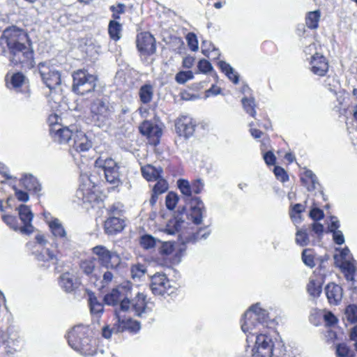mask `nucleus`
Masks as SVG:
<instances>
[{
	"mask_svg": "<svg viewBox=\"0 0 357 357\" xmlns=\"http://www.w3.org/2000/svg\"><path fill=\"white\" fill-rule=\"evenodd\" d=\"M145 273V268L143 265L137 264L134 265L131 268V275L133 278H140L144 275Z\"/></svg>",
	"mask_w": 357,
	"mask_h": 357,
	"instance_id": "58",
	"label": "nucleus"
},
{
	"mask_svg": "<svg viewBox=\"0 0 357 357\" xmlns=\"http://www.w3.org/2000/svg\"><path fill=\"white\" fill-rule=\"evenodd\" d=\"M96 340L93 336H90V342H80V349H77L84 356H92L96 353Z\"/></svg>",
	"mask_w": 357,
	"mask_h": 357,
	"instance_id": "32",
	"label": "nucleus"
},
{
	"mask_svg": "<svg viewBox=\"0 0 357 357\" xmlns=\"http://www.w3.org/2000/svg\"><path fill=\"white\" fill-rule=\"evenodd\" d=\"M6 351L8 354H13L20 348V340L18 338H14L12 336H6V340H3Z\"/></svg>",
	"mask_w": 357,
	"mask_h": 357,
	"instance_id": "36",
	"label": "nucleus"
},
{
	"mask_svg": "<svg viewBox=\"0 0 357 357\" xmlns=\"http://www.w3.org/2000/svg\"><path fill=\"white\" fill-rule=\"evenodd\" d=\"M301 181L308 190H314L316 185L318 184L316 175L310 169H305L304 171Z\"/></svg>",
	"mask_w": 357,
	"mask_h": 357,
	"instance_id": "29",
	"label": "nucleus"
},
{
	"mask_svg": "<svg viewBox=\"0 0 357 357\" xmlns=\"http://www.w3.org/2000/svg\"><path fill=\"white\" fill-rule=\"evenodd\" d=\"M321 17V13L319 10L309 12L305 17V24L307 26L312 29L318 27L319 21Z\"/></svg>",
	"mask_w": 357,
	"mask_h": 357,
	"instance_id": "33",
	"label": "nucleus"
},
{
	"mask_svg": "<svg viewBox=\"0 0 357 357\" xmlns=\"http://www.w3.org/2000/svg\"><path fill=\"white\" fill-rule=\"evenodd\" d=\"M150 287L153 294L165 296L174 293L175 287L165 274L156 273L151 279Z\"/></svg>",
	"mask_w": 357,
	"mask_h": 357,
	"instance_id": "12",
	"label": "nucleus"
},
{
	"mask_svg": "<svg viewBox=\"0 0 357 357\" xmlns=\"http://www.w3.org/2000/svg\"><path fill=\"white\" fill-rule=\"evenodd\" d=\"M194 75L192 71H181L176 75L175 79L179 84H185L192 79Z\"/></svg>",
	"mask_w": 357,
	"mask_h": 357,
	"instance_id": "53",
	"label": "nucleus"
},
{
	"mask_svg": "<svg viewBox=\"0 0 357 357\" xmlns=\"http://www.w3.org/2000/svg\"><path fill=\"white\" fill-rule=\"evenodd\" d=\"M124 287H118L114 288L110 292L104 297L105 303L108 305H116L121 303L123 298H127L128 296L124 294Z\"/></svg>",
	"mask_w": 357,
	"mask_h": 357,
	"instance_id": "24",
	"label": "nucleus"
},
{
	"mask_svg": "<svg viewBox=\"0 0 357 357\" xmlns=\"http://www.w3.org/2000/svg\"><path fill=\"white\" fill-rule=\"evenodd\" d=\"M15 195L16 198L22 202H26L29 199L28 193L23 190L15 189Z\"/></svg>",
	"mask_w": 357,
	"mask_h": 357,
	"instance_id": "64",
	"label": "nucleus"
},
{
	"mask_svg": "<svg viewBox=\"0 0 357 357\" xmlns=\"http://www.w3.org/2000/svg\"><path fill=\"white\" fill-rule=\"evenodd\" d=\"M326 294L330 304L337 305L342 298V289L337 284L330 283L326 287Z\"/></svg>",
	"mask_w": 357,
	"mask_h": 357,
	"instance_id": "23",
	"label": "nucleus"
},
{
	"mask_svg": "<svg viewBox=\"0 0 357 357\" xmlns=\"http://www.w3.org/2000/svg\"><path fill=\"white\" fill-rule=\"evenodd\" d=\"M311 71L317 75L324 76L328 70L326 59L321 54L314 52L310 61Z\"/></svg>",
	"mask_w": 357,
	"mask_h": 357,
	"instance_id": "21",
	"label": "nucleus"
},
{
	"mask_svg": "<svg viewBox=\"0 0 357 357\" xmlns=\"http://www.w3.org/2000/svg\"><path fill=\"white\" fill-rule=\"evenodd\" d=\"M241 102L245 112L253 118H255L257 112L255 110L256 104L254 98H243Z\"/></svg>",
	"mask_w": 357,
	"mask_h": 357,
	"instance_id": "34",
	"label": "nucleus"
},
{
	"mask_svg": "<svg viewBox=\"0 0 357 357\" xmlns=\"http://www.w3.org/2000/svg\"><path fill=\"white\" fill-rule=\"evenodd\" d=\"M310 216L314 220H319L324 218V212L318 208H314L310 211Z\"/></svg>",
	"mask_w": 357,
	"mask_h": 357,
	"instance_id": "63",
	"label": "nucleus"
},
{
	"mask_svg": "<svg viewBox=\"0 0 357 357\" xmlns=\"http://www.w3.org/2000/svg\"><path fill=\"white\" fill-rule=\"evenodd\" d=\"M197 68L200 73L207 74L213 70V66L211 63L206 59H201L197 64Z\"/></svg>",
	"mask_w": 357,
	"mask_h": 357,
	"instance_id": "55",
	"label": "nucleus"
},
{
	"mask_svg": "<svg viewBox=\"0 0 357 357\" xmlns=\"http://www.w3.org/2000/svg\"><path fill=\"white\" fill-rule=\"evenodd\" d=\"M178 187L181 193L187 197H190L192 195L191 185L185 179H179L177 181Z\"/></svg>",
	"mask_w": 357,
	"mask_h": 357,
	"instance_id": "49",
	"label": "nucleus"
},
{
	"mask_svg": "<svg viewBox=\"0 0 357 357\" xmlns=\"http://www.w3.org/2000/svg\"><path fill=\"white\" fill-rule=\"evenodd\" d=\"M70 146L79 153L88 151L92 147L90 137L82 130L81 126L78 124L77 130L73 135Z\"/></svg>",
	"mask_w": 357,
	"mask_h": 357,
	"instance_id": "15",
	"label": "nucleus"
},
{
	"mask_svg": "<svg viewBox=\"0 0 357 357\" xmlns=\"http://www.w3.org/2000/svg\"><path fill=\"white\" fill-rule=\"evenodd\" d=\"M16 210L18 211L19 218L23 224V226L20 229V231L25 234L33 233L34 230V227L32 225L33 213L31 208L27 205L20 204Z\"/></svg>",
	"mask_w": 357,
	"mask_h": 357,
	"instance_id": "17",
	"label": "nucleus"
},
{
	"mask_svg": "<svg viewBox=\"0 0 357 357\" xmlns=\"http://www.w3.org/2000/svg\"><path fill=\"white\" fill-rule=\"evenodd\" d=\"M73 90L75 93L85 95L94 91L96 86L97 77L85 70H78L73 74Z\"/></svg>",
	"mask_w": 357,
	"mask_h": 357,
	"instance_id": "5",
	"label": "nucleus"
},
{
	"mask_svg": "<svg viewBox=\"0 0 357 357\" xmlns=\"http://www.w3.org/2000/svg\"><path fill=\"white\" fill-rule=\"evenodd\" d=\"M89 331V328L87 326L84 325H77L71 328L70 331H69V334L71 335H77V334H86Z\"/></svg>",
	"mask_w": 357,
	"mask_h": 357,
	"instance_id": "60",
	"label": "nucleus"
},
{
	"mask_svg": "<svg viewBox=\"0 0 357 357\" xmlns=\"http://www.w3.org/2000/svg\"><path fill=\"white\" fill-rule=\"evenodd\" d=\"M190 185L192 193L199 194L204 188V183L200 179L194 181Z\"/></svg>",
	"mask_w": 357,
	"mask_h": 357,
	"instance_id": "61",
	"label": "nucleus"
},
{
	"mask_svg": "<svg viewBox=\"0 0 357 357\" xmlns=\"http://www.w3.org/2000/svg\"><path fill=\"white\" fill-rule=\"evenodd\" d=\"M178 201V196L176 193L169 192L165 199V204L168 209L173 210Z\"/></svg>",
	"mask_w": 357,
	"mask_h": 357,
	"instance_id": "52",
	"label": "nucleus"
},
{
	"mask_svg": "<svg viewBox=\"0 0 357 357\" xmlns=\"http://www.w3.org/2000/svg\"><path fill=\"white\" fill-rule=\"evenodd\" d=\"M255 342L251 357H271L275 349L272 336H248L247 342Z\"/></svg>",
	"mask_w": 357,
	"mask_h": 357,
	"instance_id": "6",
	"label": "nucleus"
},
{
	"mask_svg": "<svg viewBox=\"0 0 357 357\" xmlns=\"http://www.w3.org/2000/svg\"><path fill=\"white\" fill-rule=\"evenodd\" d=\"M77 130V124H71L63 127L61 125H56L50 128V132L53 140L59 144H65L72 142L75 132Z\"/></svg>",
	"mask_w": 357,
	"mask_h": 357,
	"instance_id": "14",
	"label": "nucleus"
},
{
	"mask_svg": "<svg viewBox=\"0 0 357 357\" xmlns=\"http://www.w3.org/2000/svg\"><path fill=\"white\" fill-rule=\"evenodd\" d=\"M156 181L157 183L155 184L153 188V192L158 195L165 192L168 189V184L167 181L162 178V176Z\"/></svg>",
	"mask_w": 357,
	"mask_h": 357,
	"instance_id": "48",
	"label": "nucleus"
},
{
	"mask_svg": "<svg viewBox=\"0 0 357 357\" xmlns=\"http://www.w3.org/2000/svg\"><path fill=\"white\" fill-rule=\"evenodd\" d=\"M275 319H270L268 311L263 308L260 303L252 305L245 312L242 319L241 329L250 335H267L263 329L275 328Z\"/></svg>",
	"mask_w": 357,
	"mask_h": 357,
	"instance_id": "1",
	"label": "nucleus"
},
{
	"mask_svg": "<svg viewBox=\"0 0 357 357\" xmlns=\"http://www.w3.org/2000/svg\"><path fill=\"white\" fill-rule=\"evenodd\" d=\"M307 292L312 296H319L321 292V283L319 280L311 278L307 286Z\"/></svg>",
	"mask_w": 357,
	"mask_h": 357,
	"instance_id": "35",
	"label": "nucleus"
},
{
	"mask_svg": "<svg viewBox=\"0 0 357 357\" xmlns=\"http://www.w3.org/2000/svg\"><path fill=\"white\" fill-rule=\"evenodd\" d=\"M28 43V35L24 30L15 26H9L1 34L0 54H6Z\"/></svg>",
	"mask_w": 357,
	"mask_h": 357,
	"instance_id": "2",
	"label": "nucleus"
},
{
	"mask_svg": "<svg viewBox=\"0 0 357 357\" xmlns=\"http://www.w3.org/2000/svg\"><path fill=\"white\" fill-rule=\"evenodd\" d=\"M59 284L61 288L66 292H71L76 288L75 277L69 272H66L60 276Z\"/></svg>",
	"mask_w": 357,
	"mask_h": 357,
	"instance_id": "26",
	"label": "nucleus"
},
{
	"mask_svg": "<svg viewBox=\"0 0 357 357\" xmlns=\"http://www.w3.org/2000/svg\"><path fill=\"white\" fill-rule=\"evenodd\" d=\"M22 185L29 191L39 195L42 190L41 184L38 179L31 174H26L20 180Z\"/></svg>",
	"mask_w": 357,
	"mask_h": 357,
	"instance_id": "25",
	"label": "nucleus"
},
{
	"mask_svg": "<svg viewBox=\"0 0 357 357\" xmlns=\"http://www.w3.org/2000/svg\"><path fill=\"white\" fill-rule=\"evenodd\" d=\"M210 233L211 231L207 227L200 228L196 233L192 234L190 240L195 242L202 239H206Z\"/></svg>",
	"mask_w": 357,
	"mask_h": 357,
	"instance_id": "54",
	"label": "nucleus"
},
{
	"mask_svg": "<svg viewBox=\"0 0 357 357\" xmlns=\"http://www.w3.org/2000/svg\"><path fill=\"white\" fill-rule=\"evenodd\" d=\"M296 242L301 246H306L309 243V237L305 230L300 229L296 231Z\"/></svg>",
	"mask_w": 357,
	"mask_h": 357,
	"instance_id": "47",
	"label": "nucleus"
},
{
	"mask_svg": "<svg viewBox=\"0 0 357 357\" xmlns=\"http://www.w3.org/2000/svg\"><path fill=\"white\" fill-rule=\"evenodd\" d=\"M59 252V250H56V252H54V251L50 250L49 248H46L38 257V259L41 261H52L55 263L58 260L57 254Z\"/></svg>",
	"mask_w": 357,
	"mask_h": 357,
	"instance_id": "44",
	"label": "nucleus"
},
{
	"mask_svg": "<svg viewBox=\"0 0 357 357\" xmlns=\"http://www.w3.org/2000/svg\"><path fill=\"white\" fill-rule=\"evenodd\" d=\"M158 242H160V241L149 234H144L139 239L141 247L145 250H150L155 248Z\"/></svg>",
	"mask_w": 357,
	"mask_h": 357,
	"instance_id": "37",
	"label": "nucleus"
},
{
	"mask_svg": "<svg viewBox=\"0 0 357 357\" xmlns=\"http://www.w3.org/2000/svg\"><path fill=\"white\" fill-rule=\"evenodd\" d=\"M137 47L141 54L151 55L156 50L155 40L149 32H142L137 36Z\"/></svg>",
	"mask_w": 357,
	"mask_h": 357,
	"instance_id": "16",
	"label": "nucleus"
},
{
	"mask_svg": "<svg viewBox=\"0 0 357 357\" xmlns=\"http://www.w3.org/2000/svg\"><path fill=\"white\" fill-rule=\"evenodd\" d=\"M274 174L276 178L282 182H285L288 180V176L284 169L280 167H275Z\"/></svg>",
	"mask_w": 357,
	"mask_h": 357,
	"instance_id": "59",
	"label": "nucleus"
},
{
	"mask_svg": "<svg viewBox=\"0 0 357 357\" xmlns=\"http://www.w3.org/2000/svg\"><path fill=\"white\" fill-rule=\"evenodd\" d=\"M9 59L14 65L20 64L26 68H31L34 66L33 52L29 43L10 52Z\"/></svg>",
	"mask_w": 357,
	"mask_h": 357,
	"instance_id": "8",
	"label": "nucleus"
},
{
	"mask_svg": "<svg viewBox=\"0 0 357 357\" xmlns=\"http://www.w3.org/2000/svg\"><path fill=\"white\" fill-rule=\"evenodd\" d=\"M139 130L143 135L146 136L149 139L151 144L156 145L159 143L162 131L158 125L151 121H145L139 126Z\"/></svg>",
	"mask_w": 357,
	"mask_h": 357,
	"instance_id": "20",
	"label": "nucleus"
},
{
	"mask_svg": "<svg viewBox=\"0 0 357 357\" xmlns=\"http://www.w3.org/2000/svg\"><path fill=\"white\" fill-rule=\"evenodd\" d=\"M95 165L103 170L105 178L108 183L114 186H118L121 183L119 167L112 158H98L95 162Z\"/></svg>",
	"mask_w": 357,
	"mask_h": 357,
	"instance_id": "7",
	"label": "nucleus"
},
{
	"mask_svg": "<svg viewBox=\"0 0 357 357\" xmlns=\"http://www.w3.org/2000/svg\"><path fill=\"white\" fill-rule=\"evenodd\" d=\"M108 31L110 37L113 40H117L121 38V25L116 21H111L109 24Z\"/></svg>",
	"mask_w": 357,
	"mask_h": 357,
	"instance_id": "39",
	"label": "nucleus"
},
{
	"mask_svg": "<svg viewBox=\"0 0 357 357\" xmlns=\"http://www.w3.org/2000/svg\"><path fill=\"white\" fill-rule=\"evenodd\" d=\"M303 262L308 267L315 266L314 252L310 249H305L302 252Z\"/></svg>",
	"mask_w": 357,
	"mask_h": 357,
	"instance_id": "41",
	"label": "nucleus"
},
{
	"mask_svg": "<svg viewBox=\"0 0 357 357\" xmlns=\"http://www.w3.org/2000/svg\"><path fill=\"white\" fill-rule=\"evenodd\" d=\"M45 218L46 222L49 225L52 234L56 238L62 239V247L66 250H69L70 248V240L68 236L67 232L63 226L62 225L61 222H60V220L57 218H54L50 220H48L47 217H45Z\"/></svg>",
	"mask_w": 357,
	"mask_h": 357,
	"instance_id": "18",
	"label": "nucleus"
},
{
	"mask_svg": "<svg viewBox=\"0 0 357 357\" xmlns=\"http://www.w3.org/2000/svg\"><path fill=\"white\" fill-rule=\"evenodd\" d=\"M153 95L154 88L151 84L142 85L139 90L140 101L144 104H148L151 102Z\"/></svg>",
	"mask_w": 357,
	"mask_h": 357,
	"instance_id": "28",
	"label": "nucleus"
},
{
	"mask_svg": "<svg viewBox=\"0 0 357 357\" xmlns=\"http://www.w3.org/2000/svg\"><path fill=\"white\" fill-rule=\"evenodd\" d=\"M2 220L14 231H20L21 227L18 225V222L15 216L3 214L1 215Z\"/></svg>",
	"mask_w": 357,
	"mask_h": 357,
	"instance_id": "43",
	"label": "nucleus"
},
{
	"mask_svg": "<svg viewBox=\"0 0 357 357\" xmlns=\"http://www.w3.org/2000/svg\"><path fill=\"white\" fill-rule=\"evenodd\" d=\"M186 40L190 49L193 52H196L198 50V40L196 35L193 33H188Z\"/></svg>",
	"mask_w": 357,
	"mask_h": 357,
	"instance_id": "57",
	"label": "nucleus"
},
{
	"mask_svg": "<svg viewBox=\"0 0 357 357\" xmlns=\"http://www.w3.org/2000/svg\"><path fill=\"white\" fill-rule=\"evenodd\" d=\"M125 5L123 4V3H119L118 5H116V6H112L111 7V9L113 11V17L115 18V19H119V14L121 13H123L124 11H125Z\"/></svg>",
	"mask_w": 357,
	"mask_h": 357,
	"instance_id": "62",
	"label": "nucleus"
},
{
	"mask_svg": "<svg viewBox=\"0 0 357 357\" xmlns=\"http://www.w3.org/2000/svg\"><path fill=\"white\" fill-rule=\"evenodd\" d=\"M218 66L222 72L224 73L231 81L234 84H237L238 82V75L229 63L221 61L218 62Z\"/></svg>",
	"mask_w": 357,
	"mask_h": 357,
	"instance_id": "31",
	"label": "nucleus"
},
{
	"mask_svg": "<svg viewBox=\"0 0 357 357\" xmlns=\"http://www.w3.org/2000/svg\"><path fill=\"white\" fill-rule=\"evenodd\" d=\"M204 211V203L199 197H195L191 199L190 209L185 213H182L177 215L174 219V229L167 228L166 232L169 234H174L175 231H178L183 227H185L184 216L190 220L195 225H199L202 222L203 213Z\"/></svg>",
	"mask_w": 357,
	"mask_h": 357,
	"instance_id": "3",
	"label": "nucleus"
},
{
	"mask_svg": "<svg viewBox=\"0 0 357 357\" xmlns=\"http://www.w3.org/2000/svg\"><path fill=\"white\" fill-rule=\"evenodd\" d=\"M305 210V207L301 204H296L293 206L290 216L294 222H298L301 218L300 214Z\"/></svg>",
	"mask_w": 357,
	"mask_h": 357,
	"instance_id": "51",
	"label": "nucleus"
},
{
	"mask_svg": "<svg viewBox=\"0 0 357 357\" xmlns=\"http://www.w3.org/2000/svg\"><path fill=\"white\" fill-rule=\"evenodd\" d=\"M38 71L43 82L50 90L55 89L61 84V75L50 62L40 63Z\"/></svg>",
	"mask_w": 357,
	"mask_h": 357,
	"instance_id": "11",
	"label": "nucleus"
},
{
	"mask_svg": "<svg viewBox=\"0 0 357 357\" xmlns=\"http://www.w3.org/2000/svg\"><path fill=\"white\" fill-rule=\"evenodd\" d=\"M92 250L98 257L100 264L107 268L116 269L121 264L119 255L116 252L109 250L103 245H97Z\"/></svg>",
	"mask_w": 357,
	"mask_h": 357,
	"instance_id": "9",
	"label": "nucleus"
},
{
	"mask_svg": "<svg viewBox=\"0 0 357 357\" xmlns=\"http://www.w3.org/2000/svg\"><path fill=\"white\" fill-rule=\"evenodd\" d=\"M96 265V259L90 258L83 260L80 263V268L86 275H91V280L93 278L96 279V274H93Z\"/></svg>",
	"mask_w": 357,
	"mask_h": 357,
	"instance_id": "30",
	"label": "nucleus"
},
{
	"mask_svg": "<svg viewBox=\"0 0 357 357\" xmlns=\"http://www.w3.org/2000/svg\"><path fill=\"white\" fill-rule=\"evenodd\" d=\"M345 316L347 320L351 323L357 321V305H349L345 309Z\"/></svg>",
	"mask_w": 357,
	"mask_h": 357,
	"instance_id": "46",
	"label": "nucleus"
},
{
	"mask_svg": "<svg viewBox=\"0 0 357 357\" xmlns=\"http://www.w3.org/2000/svg\"><path fill=\"white\" fill-rule=\"evenodd\" d=\"M141 170L144 178L149 181L158 180L161 177L162 172V169L160 167H155L151 165L142 167Z\"/></svg>",
	"mask_w": 357,
	"mask_h": 357,
	"instance_id": "27",
	"label": "nucleus"
},
{
	"mask_svg": "<svg viewBox=\"0 0 357 357\" xmlns=\"http://www.w3.org/2000/svg\"><path fill=\"white\" fill-rule=\"evenodd\" d=\"M122 312L115 310V314L116 318V323L114 324L113 327L109 331L110 333H136L140 330L141 326L138 321L133 320L130 318L125 319L121 314Z\"/></svg>",
	"mask_w": 357,
	"mask_h": 357,
	"instance_id": "13",
	"label": "nucleus"
},
{
	"mask_svg": "<svg viewBox=\"0 0 357 357\" xmlns=\"http://www.w3.org/2000/svg\"><path fill=\"white\" fill-rule=\"evenodd\" d=\"M89 303L91 312L93 314H99L103 311V305L100 303L95 296H90Z\"/></svg>",
	"mask_w": 357,
	"mask_h": 357,
	"instance_id": "45",
	"label": "nucleus"
},
{
	"mask_svg": "<svg viewBox=\"0 0 357 357\" xmlns=\"http://www.w3.org/2000/svg\"><path fill=\"white\" fill-rule=\"evenodd\" d=\"M114 278V277L113 273L107 270L103 273L102 279L99 282L100 284H95L98 286L99 288L105 287L112 282Z\"/></svg>",
	"mask_w": 357,
	"mask_h": 357,
	"instance_id": "50",
	"label": "nucleus"
},
{
	"mask_svg": "<svg viewBox=\"0 0 357 357\" xmlns=\"http://www.w3.org/2000/svg\"><path fill=\"white\" fill-rule=\"evenodd\" d=\"M90 342V336H68V342L69 345L75 350L80 349V342Z\"/></svg>",
	"mask_w": 357,
	"mask_h": 357,
	"instance_id": "40",
	"label": "nucleus"
},
{
	"mask_svg": "<svg viewBox=\"0 0 357 357\" xmlns=\"http://www.w3.org/2000/svg\"><path fill=\"white\" fill-rule=\"evenodd\" d=\"M195 126V122L188 115L178 118L175 123L176 132L178 135L185 138H188L193 135Z\"/></svg>",
	"mask_w": 357,
	"mask_h": 357,
	"instance_id": "19",
	"label": "nucleus"
},
{
	"mask_svg": "<svg viewBox=\"0 0 357 357\" xmlns=\"http://www.w3.org/2000/svg\"><path fill=\"white\" fill-rule=\"evenodd\" d=\"M91 112L93 120L98 127H101L105 124L111 114L113 112L109 102L103 99L94 100L91 106Z\"/></svg>",
	"mask_w": 357,
	"mask_h": 357,
	"instance_id": "10",
	"label": "nucleus"
},
{
	"mask_svg": "<svg viewBox=\"0 0 357 357\" xmlns=\"http://www.w3.org/2000/svg\"><path fill=\"white\" fill-rule=\"evenodd\" d=\"M77 194L78 196L80 195L82 196V199L84 202H91L96 199V195L91 192L89 188H86L84 185L79 186Z\"/></svg>",
	"mask_w": 357,
	"mask_h": 357,
	"instance_id": "42",
	"label": "nucleus"
},
{
	"mask_svg": "<svg viewBox=\"0 0 357 357\" xmlns=\"http://www.w3.org/2000/svg\"><path fill=\"white\" fill-rule=\"evenodd\" d=\"M25 77L20 73H14L10 80L7 79V85L8 87L17 89L24 84Z\"/></svg>",
	"mask_w": 357,
	"mask_h": 357,
	"instance_id": "38",
	"label": "nucleus"
},
{
	"mask_svg": "<svg viewBox=\"0 0 357 357\" xmlns=\"http://www.w3.org/2000/svg\"><path fill=\"white\" fill-rule=\"evenodd\" d=\"M336 354L338 357H352L350 350L344 343L336 346Z\"/></svg>",
	"mask_w": 357,
	"mask_h": 357,
	"instance_id": "56",
	"label": "nucleus"
},
{
	"mask_svg": "<svg viewBox=\"0 0 357 357\" xmlns=\"http://www.w3.org/2000/svg\"><path fill=\"white\" fill-rule=\"evenodd\" d=\"M125 221L120 216H109L104 224V229L107 234L114 235L121 232L125 227Z\"/></svg>",
	"mask_w": 357,
	"mask_h": 357,
	"instance_id": "22",
	"label": "nucleus"
},
{
	"mask_svg": "<svg viewBox=\"0 0 357 357\" xmlns=\"http://www.w3.org/2000/svg\"><path fill=\"white\" fill-rule=\"evenodd\" d=\"M117 309L139 317H146L151 311L147 304L146 296L141 292H137L131 300L123 298Z\"/></svg>",
	"mask_w": 357,
	"mask_h": 357,
	"instance_id": "4",
	"label": "nucleus"
}]
</instances>
